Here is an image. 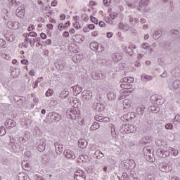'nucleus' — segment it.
I'll return each instance as SVG.
<instances>
[{"mask_svg":"<svg viewBox=\"0 0 180 180\" xmlns=\"http://www.w3.org/2000/svg\"><path fill=\"white\" fill-rule=\"evenodd\" d=\"M120 87L122 89H130L128 91L129 94H132L134 91L133 88V82H134V78L131 77H126L120 79Z\"/></svg>","mask_w":180,"mask_h":180,"instance_id":"nucleus-1","label":"nucleus"},{"mask_svg":"<svg viewBox=\"0 0 180 180\" xmlns=\"http://www.w3.org/2000/svg\"><path fill=\"white\" fill-rule=\"evenodd\" d=\"M75 180H85V173L82 170H77L75 173Z\"/></svg>","mask_w":180,"mask_h":180,"instance_id":"nucleus-2","label":"nucleus"},{"mask_svg":"<svg viewBox=\"0 0 180 180\" xmlns=\"http://www.w3.org/2000/svg\"><path fill=\"white\" fill-rule=\"evenodd\" d=\"M47 144V142L46 141V139H41L39 141L38 143V151H40V153H43V151H44L46 150V146Z\"/></svg>","mask_w":180,"mask_h":180,"instance_id":"nucleus-3","label":"nucleus"},{"mask_svg":"<svg viewBox=\"0 0 180 180\" xmlns=\"http://www.w3.org/2000/svg\"><path fill=\"white\" fill-rule=\"evenodd\" d=\"M83 101H90V99H92V92L86 90L83 92L82 96Z\"/></svg>","mask_w":180,"mask_h":180,"instance_id":"nucleus-4","label":"nucleus"},{"mask_svg":"<svg viewBox=\"0 0 180 180\" xmlns=\"http://www.w3.org/2000/svg\"><path fill=\"white\" fill-rule=\"evenodd\" d=\"M5 126L7 129H12V127H15V126H16V122L12 119H8L6 121Z\"/></svg>","mask_w":180,"mask_h":180,"instance_id":"nucleus-5","label":"nucleus"},{"mask_svg":"<svg viewBox=\"0 0 180 180\" xmlns=\"http://www.w3.org/2000/svg\"><path fill=\"white\" fill-rule=\"evenodd\" d=\"M73 39L76 43H81V41H84L85 40V36L81 34H77L75 35Z\"/></svg>","mask_w":180,"mask_h":180,"instance_id":"nucleus-6","label":"nucleus"},{"mask_svg":"<svg viewBox=\"0 0 180 180\" xmlns=\"http://www.w3.org/2000/svg\"><path fill=\"white\" fill-rule=\"evenodd\" d=\"M63 154L66 157V158H75V154H74V153L70 149H66L65 150H64Z\"/></svg>","mask_w":180,"mask_h":180,"instance_id":"nucleus-7","label":"nucleus"},{"mask_svg":"<svg viewBox=\"0 0 180 180\" xmlns=\"http://www.w3.org/2000/svg\"><path fill=\"white\" fill-rule=\"evenodd\" d=\"M87 146L88 142L86 141V140L82 139L78 141V147H79V148H86Z\"/></svg>","mask_w":180,"mask_h":180,"instance_id":"nucleus-8","label":"nucleus"},{"mask_svg":"<svg viewBox=\"0 0 180 180\" xmlns=\"http://www.w3.org/2000/svg\"><path fill=\"white\" fill-rule=\"evenodd\" d=\"M123 106L124 109H130V107L131 106V100L125 99L123 101Z\"/></svg>","mask_w":180,"mask_h":180,"instance_id":"nucleus-9","label":"nucleus"},{"mask_svg":"<svg viewBox=\"0 0 180 180\" xmlns=\"http://www.w3.org/2000/svg\"><path fill=\"white\" fill-rule=\"evenodd\" d=\"M69 95H70V91L67 90H63L60 94V99H67Z\"/></svg>","mask_w":180,"mask_h":180,"instance_id":"nucleus-10","label":"nucleus"},{"mask_svg":"<svg viewBox=\"0 0 180 180\" xmlns=\"http://www.w3.org/2000/svg\"><path fill=\"white\" fill-rule=\"evenodd\" d=\"M94 157L98 160H101V158H103V157H105V155H103V153L100 150H96L94 153Z\"/></svg>","mask_w":180,"mask_h":180,"instance_id":"nucleus-11","label":"nucleus"},{"mask_svg":"<svg viewBox=\"0 0 180 180\" xmlns=\"http://www.w3.org/2000/svg\"><path fill=\"white\" fill-rule=\"evenodd\" d=\"M169 155V150L165 151V150H160V154L159 156L160 158H167Z\"/></svg>","mask_w":180,"mask_h":180,"instance_id":"nucleus-12","label":"nucleus"},{"mask_svg":"<svg viewBox=\"0 0 180 180\" xmlns=\"http://www.w3.org/2000/svg\"><path fill=\"white\" fill-rule=\"evenodd\" d=\"M112 60L115 63L122 60V56L119 53H115L112 56Z\"/></svg>","mask_w":180,"mask_h":180,"instance_id":"nucleus-13","label":"nucleus"},{"mask_svg":"<svg viewBox=\"0 0 180 180\" xmlns=\"http://www.w3.org/2000/svg\"><path fill=\"white\" fill-rule=\"evenodd\" d=\"M100 125L98 122H95L90 127V129L92 131L98 130L99 129Z\"/></svg>","mask_w":180,"mask_h":180,"instance_id":"nucleus-14","label":"nucleus"},{"mask_svg":"<svg viewBox=\"0 0 180 180\" xmlns=\"http://www.w3.org/2000/svg\"><path fill=\"white\" fill-rule=\"evenodd\" d=\"M172 154L174 157H176L178 155L179 152L178 150H175L173 148H169V153Z\"/></svg>","mask_w":180,"mask_h":180,"instance_id":"nucleus-15","label":"nucleus"},{"mask_svg":"<svg viewBox=\"0 0 180 180\" xmlns=\"http://www.w3.org/2000/svg\"><path fill=\"white\" fill-rule=\"evenodd\" d=\"M81 18H82V20H84V22L89 21V16L86 13H82Z\"/></svg>","mask_w":180,"mask_h":180,"instance_id":"nucleus-16","label":"nucleus"},{"mask_svg":"<svg viewBox=\"0 0 180 180\" xmlns=\"http://www.w3.org/2000/svg\"><path fill=\"white\" fill-rule=\"evenodd\" d=\"M90 49H91V50L95 51L98 49V43L96 42H91L90 44Z\"/></svg>","mask_w":180,"mask_h":180,"instance_id":"nucleus-17","label":"nucleus"},{"mask_svg":"<svg viewBox=\"0 0 180 180\" xmlns=\"http://www.w3.org/2000/svg\"><path fill=\"white\" fill-rule=\"evenodd\" d=\"M116 98V95H115V94L113 93H109L108 94V98L109 99V101H113V99H115Z\"/></svg>","mask_w":180,"mask_h":180,"instance_id":"nucleus-18","label":"nucleus"},{"mask_svg":"<svg viewBox=\"0 0 180 180\" xmlns=\"http://www.w3.org/2000/svg\"><path fill=\"white\" fill-rule=\"evenodd\" d=\"M90 20L92 22V23H94V25H98V18L94 17L93 15L90 16Z\"/></svg>","mask_w":180,"mask_h":180,"instance_id":"nucleus-19","label":"nucleus"},{"mask_svg":"<svg viewBox=\"0 0 180 180\" xmlns=\"http://www.w3.org/2000/svg\"><path fill=\"white\" fill-rule=\"evenodd\" d=\"M141 78L143 79H147V81H151L153 79V77L148 76L147 75H142Z\"/></svg>","mask_w":180,"mask_h":180,"instance_id":"nucleus-20","label":"nucleus"},{"mask_svg":"<svg viewBox=\"0 0 180 180\" xmlns=\"http://www.w3.org/2000/svg\"><path fill=\"white\" fill-rule=\"evenodd\" d=\"M82 91V89L79 86H76L75 89V92L76 95L81 94Z\"/></svg>","mask_w":180,"mask_h":180,"instance_id":"nucleus-21","label":"nucleus"},{"mask_svg":"<svg viewBox=\"0 0 180 180\" xmlns=\"http://www.w3.org/2000/svg\"><path fill=\"white\" fill-rule=\"evenodd\" d=\"M6 133V131L5 130V128L2 126L0 127V136H5V134Z\"/></svg>","mask_w":180,"mask_h":180,"instance_id":"nucleus-22","label":"nucleus"},{"mask_svg":"<svg viewBox=\"0 0 180 180\" xmlns=\"http://www.w3.org/2000/svg\"><path fill=\"white\" fill-rule=\"evenodd\" d=\"M53 94H54V91H53V89H49L46 92V96H53Z\"/></svg>","mask_w":180,"mask_h":180,"instance_id":"nucleus-23","label":"nucleus"},{"mask_svg":"<svg viewBox=\"0 0 180 180\" xmlns=\"http://www.w3.org/2000/svg\"><path fill=\"white\" fill-rule=\"evenodd\" d=\"M111 2H112L111 0H103V5H105V6H109Z\"/></svg>","mask_w":180,"mask_h":180,"instance_id":"nucleus-24","label":"nucleus"},{"mask_svg":"<svg viewBox=\"0 0 180 180\" xmlns=\"http://www.w3.org/2000/svg\"><path fill=\"white\" fill-rule=\"evenodd\" d=\"M172 127H174V125L171 123H168L165 125V129H167V130H172Z\"/></svg>","mask_w":180,"mask_h":180,"instance_id":"nucleus-25","label":"nucleus"},{"mask_svg":"<svg viewBox=\"0 0 180 180\" xmlns=\"http://www.w3.org/2000/svg\"><path fill=\"white\" fill-rule=\"evenodd\" d=\"M95 120H96L97 122H103V117L99 115H96Z\"/></svg>","mask_w":180,"mask_h":180,"instance_id":"nucleus-26","label":"nucleus"},{"mask_svg":"<svg viewBox=\"0 0 180 180\" xmlns=\"http://www.w3.org/2000/svg\"><path fill=\"white\" fill-rule=\"evenodd\" d=\"M91 36L93 37H98V36H99V32L98 31H93L91 33Z\"/></svg>","mask_w":180,"mask_h":180,"instance_id":"nucleus-27","label":"nucleus"},{"mask_svg":"<svg viewBox=\"0 0 180 180\" xmlns=\"http://www.w3.org/2000/svg\"><path fill=\"white\" fill-rule=\"evenodd\" d=\"M71 26V22L68 21L67 22L65 23L63 25L64 29H68Z\"/></svg>","mask_w":180,"mask_h":180,"instance_id":"nucleus-28","label":"nucleus"},{"mask_svg":"<svg viewBox=\"0 0 180 180\" xmlns=\"http://www.w3.org/2000/svg\"><path fill=\"white\" fill-rule=\"evenodd\" d=\"M122 180H129V176H127V174L123 173L122 176Z\"/></svg>","mask_w":180,"mask_h":180,"instance_id":"nucleus-29","label":"nucleus"},{"mask_svg":"<svg viewBox=\"0 0 180 180\" xmlns=\"http://www.w3.org/2000/svg\"><path fill=\"white\" fill-rule=\"evenodd\" d=\"M6 44V41L2 39H0V46L4 47Z\"/></svg>","mask_w":180,"mask_h":180,"instance_id":"nucleus-30","label":"nucleus"},{"mask_svg":"<svg viewBox=\"0 0 180 180\" xmlns=\"http://www.w3.org/2000/svg\"><path fill=\"white\" fill-rule=\"evenodd\" d=\"M66 18H67V15L64 13H62L60 15V20H65Z\"/></svg>","mask_w":180,"mask_h":180,"instance_id":"nucleus-31","label":"nucleus"},{"mask_svg":"<svg viewBox=\"0 0 180 180\" xmlns=\"http://www.w3.org/2000/svg\"><path fill=\"white\" fill-rule=\"evenodd\" d=\"M40 37L41 39H42L43 40H46V39H47V35L43 32H41L40 34Z\"/></svg>","mask_w":180,"mask_h":180,"instance_id":"nucleus-32","label":"nucleus"},{"mask_svg":"<svg viewBox=\"0 0 180 180\" xmlns=\"http://www.w3.org/2000/svg\"><path fill=\"white\" fill-rule=\"evenodd\" d=\"M39 79H43V77L38 78L34 84V88H37V85L39 84Z\"/></svg>","mask_w":180,"mask_h":180,"instance_id":"nucleus-33","label":"nucleus"},{"mask_svg":"<svg viewBox=\"0 0 180 180\" xmlns=\"http://www.w3.org/2000/svg\"><path fill=\"white\" fill-rule=\"evenodd\" d=\"M82 30H83L84 33H89V32L90 31L88 25L84 27H83Z\"/></svg>","mask_w":180,"mask_h":180,"instance_id":"nucleus-34","label":"nucleus"},{"mask_svg":"<svg viewBox=\"0 0 180 180\" xmlns=\"http://www.w3.org/2000/svg\"><path fill=\"white\" fill-rule=\"evenodd\" d=\"M21 64H23L24 65H27L29 64V60L27 59L21 60Z\"/></svg>","mask_w":180,"mask_h":180,"instance_id":"nucleus-35","label":"nucleus"},{"mask_svg":"<svg viewBox=\"0 0 180 180\" xmlns=\"http://www.w3.org/2000/svg\"><path fill=\"white\" fill-rule=\"evenodd\" d=\"M29 34L31 37H37V33L34 32H30Z\"/></svg>","mask_w":180,"mask_h":180,"instance_id":"nucleus-36","label":"nucleus"},{"mask_svg":"<svg viewBox=\"0 0 180 180\" xmlns=\"http://www.w3.org/2000/svg\"><path fill=\"white\" fill-rule=\"evenodd\" d=\"M87 27H89V30H94V29H95V25H94V24H89L87 25Z\"/></svg>","mask_w":180,"mask_h":180,"instance_id":"nucleus-37","label":"nucleus"},{"mask_svg":"<svg viewBox=\"0 0 180 180\" xmlns=\"http://www.w3.org/2000/svg\"><path fill=\"white\" fill-rule=\"evenodd\" d=\"M58 4V1L57 0H53L51 1V6H56Z\"/></svg>","mask_w":180,"mask_h":180,"instance_id":"nucleus-38","label":"nucleus"},{"mask_svg":"<svg viewBox=\"0 0 180 180\" xmlns=\"http://www.w3.org/2000/svg\"><path fill=\"white\" fill-rule=\"evenodd\" d=\"M58 30H64V25H63V23H60L58 25Z\"/></svg>","mask_w":180,"mask_h":180,"instance_id":"nucleus-39","label":"nucleus"},{"mask_svg":"<svg viewBox=\"0 0 180 180\" xmlns=\"http://www.w3.org/2000/svg\"><path fill=\"white\" fill-rule=\"evenodd\" d=\"M110 18H111L112 19H115V18H117V13H112L110 14Z\"/></svg>","mask_w":180,"mask_h":180,"instance_id":"nucleus-40","label":"nucleus"},{"mask_svg":"<svg viewBox=\"0 0 180 180\" xmlns=\"http://www.w3.org/2000/svg\"><path fill=\"white\" fill-rule=\"evenodd\" d=\"M33 29H34V25H30L28 28H27V30H28V32H32V30H33Z\"/></svg>","mask_w":180,"mask_h":180,"instance_id":"nucleus-41","label":"nucleus"},{"mask_svg":"<svg viewBox=\"0 0 180 180\" xmlns=\"http://www.w3.org/2000/svg\"><path fill=\"white\" fill-rule=\"evenodd\" d=\"M46 27H47V29H49V30H53V29L52 24H47Z\"/></svg>","mask_w":180,"mask_h":180,"instance_id":"nucleus-42","label":"nucleus"},{"mask_svg":"<svg viewBox=\"0 0 180 180\" xmlns=\"http://www.w3.org/2000/svg\"><path fill=\"white\" fill-rule=\"evenodd\" d=\"M98 26H99L100 27H105V22H103V21H100V22H98Z\"/></svg>","mask_w":180,"mask_h":180,"instance_id":"nucleus-43","label":"nucleus"},{"mask_svg":"<svg viewBox=\"0 0 180 180\" xmlns=\"http://www.w3.org/2000/svg\"><path fill=\"white\" fill-rule=\"evenodd\" d=\"M73 20H75V22H76V25H77V20H79V16H78V15H74L73 16Z\"/></svg>","mask_w":180,"mask_h":180,"instance_id":"nucleus-44","label":"nucleus"},{"mask_svg":"<svg viewBox=\"0 0 180 180\" xmlns=\"http://www.w3.org/2000/svg\"><path fill=\"white\" fill-rule=\"evenodd\" d=\"M45 44H47L48 46H50L51 44V39H48L45 41Z\"/></svg>","mask_w":180,"mask_h":180,"instance_id":"nucleus-45","label":"nucleus"},{"mask_svg":"<svg viewBox=\"0 0 180 180\" xmlns=\"http://www.w3.org/2000/svg\"><path fill=\"white\" fill-rule=\"evenodd\" d=\"M63 37H68L70 36V33L68 32H64L63 33Z\"/></svg>","mask_w":180,"mask_h":180,"instance_id":"nucleus-46","label":"nucleus"},{"mask_svg":"<svg viewBox=\"0 0 180 180\" xmlns=\"http://www.w3.org/2000/svg\"><path fill=\"white\" fill-rule=\"evenodd\" d=\"M103 122H110V119L108 117H103Z\"/></svg>","mask_w":180,"mask_h":180,"instance_id":"nucleus-47","label":"nucleus"},{"mask_svg":"<svg viewBox=\"0 0 180 180\" xmlns=\"http://www.w3.org/2000/svg\"><path fill=\"white\" fill-rule=\"evenodd\" d=\"M89 5L91 6H95V5H96V3L94 1L91 0V1H89Z\"/></svg>","mask_w":180,"mask_h":180,"instance_id":"nucleus-48","label":"nucleus"},{"mask_svg":"<svg viewBox=\"0 0 180 180\" xmlns=\"http://www.w3.org/2000/svg\"><path fill=\"white\" fill-rule=\"evenodd\" d=\"M141 47H142V49H148V44H142Z\"/></svg>","mask_w":180,"mask_h":180,"instance_id":"nucleus-49","label":"nucleus"},{"mask_svg":"<svg viewBox=\"0 0 180 180\" xmlns=\"http://www.w3.org/2000/svg\"><path fill=\"white\" fill-rule=\"evenodd\" d=\"M172 34H178L179 32L176 30L171 31Z\"/></svg>","mask_w":180,"mask_h":180,"instance_id":"nucleus-50","label":"nucleus"},{"mask_svg":"<svg viewBox=\"0 0 180 180\" xmlns=\"http://www.w3.org/2000/svg\"><path fill=\"white\" fill-rule=\"evenodd\" d=\"M112 36H113V33L107 32V37H108V39H110V37H112Z\"/></svg>","mask_w":180,"mask_h":180,"instance_id":"nucleus-51","label":"nucleus"},{"mask_svg":"<svg viewBox=\"0 0 180 180\" xmlns=\"http://www.w3.org/2000/svg\"><path fill=\"white\" fill-rule=\"evenodd\" d=\"M30 75H31V77H34V70H32L30 71Z\"/></svg>","mask_w":180,"mask_h":180,"instance_id":"nucleus-52","label":"nucleus"},{"mask_svg":"<svg viewBox=\"0 0 180 180\" xmlns=\"http://www.w3.org/2000/svg\"><path fill=\"white\" fill-rule=\"evenodd\" d=\"M159 101H162L161 102H159ZM164 103V100H158L157 101V104L158 105H162Z\"/></svg>","mask_w":180,"mask_h":180,"instance_id":"nucleus-53","label":"nucleus"},{"mask_svg":"<svg viewBox=\"0 0 180 180\" xmlns=\"http://www.w3.org/2000/svg\"><path fill=\"white\" fill-rule=\"evenodd\" d=\"M69 32H70V33H72V34H74V33H75V30H74V28H72V29H70V30H69Z\"/></svg>","mask_w":180,"mask_h":180,"instance_id":"nucleus-54","label":"nucleus"},{"mask_svg":"<svg viewBox=\"0 0 180 180\" xmlns=\"http://www.w3.org/2000/svg\"><path fill=\"white\" fill-rule=\"evenodd\" d=\"M169 171H172V167H171V166L169 167V169L168 170L167 169L165 170L166 172H169Z\"/></svg>","mask_w":180,"mask_h":180,"instance_id":"nucleus-55","label":"nucleus"},{"mask_svg":"<svg viewBox=\"0 0 180 180\" xmlns=\"http://www.w3.org/2000/svg\"><path fill=\"white\" fill-rule=\"evenodd\" d=\"M30 165H29V163H26V164H25V167L23 166V167H24L25 169H27L26 168H29V167H30Z\"/></svg>","mask_w":180,"mask_h":180,"instance_id":"nucleus-56","label":"nucleus"},{"mask_svg":"<svg viewBox=\"0 0 180 180\" xmlns=\"http://www.w3.org/2000/svg\"><path fill=\"white\" fill-rule=\"evenodd\" d=\"M146 20L144 18L141 19V23H146Z\"/></svg>","mask_w":180,"mask_h":180,"instance_id":"nucleus-57","label":"nucleus"},{"mask_svg":"<svg viewBox=\"0 0 180 180\" xmlns=\"http://www.w3.org/2000/svg\"><path fill=\"white\" fill-rule=\"evenodd\" d=\"M17 16H19L20 18H22V16H25V13H22L21 15L19 14V13L17 14Z\"/></svg>","mask_w":180,"mask_h":180,"instance_id":"nucleus-58","label":"nucleus"},{"mask_svg":"<svg viewBox=\"0 0 180 180\" xmlns=\"http://www.w3.org/2000/svg\"><path fill=\"white\" fill-rule=\"evenodd\" d=\"M16 63H18V60L13 59V60H12V64H16Z\"/></svg>","mask_w":180,"mask_h":180,"instance_id":"nucleus-59","label":"nucleus"},{"mask_svg":"<svg viewBox=\"0 0 180 180\" xmlns=\"http://www.w3.org/2000/svg\"><path fill=\"white\" fill-rule=\"evenodd\" d=\"M129 49H136V45L133 44V45H131V46L129 47Z\"/></svg>","mask_w":180,"mask_h":180,"instance_id":"nucleus-60","label":"nucleus"},{"mask_svg":"<svg viewBox=\"0 0 180 180\" xmlns=\"http://www.w3.org/2000/svg\"><path fill=\"white\" fill-rule=\"evenodd\" d=\"M41 113H42V115H46V110L45 109L41 110Z\"/></svg>","mask_w":180,"mask_h":180,"instance_id":"nucleus-61","label":"nucleus"},{"mask_svg":"<svg viewBox=\"0 0 180 180\" xmlns=\"http://www.w3.org/2000/svg\"><path fill=\"white\" fill-rule=\"evenodd\" d=\"M148 37H149V35H148V34H146V35L144 36L145 40H148Z\"/></svg>","mask_w":180,"mask_h":180,"instance_id":"nucleus-62","label":"nucleus"},{"mask_svg":"<svg viewBox=\"0 0 180 180\" xmlns=\"http://www.w3.org/2000/svg\"><path fill=\"white\" fill-rule=\"evenodd\" d=\"M172 180H180V179H179V177H173L172 179Z\"/></svg>","mask_w":180,"mask_h":180,"instance_id":"nucleus-63","label":"nucleus"},{"mask_svg":"<svg viewBox=\"0 0 180 180\" xmlns=\"http://www.w3.org/2000/svg\"><path fill=\"white\" fill-rule=\"evenodd\" d=\"M148 27V25H143V29H147Z\"/></svg>","mask_w":180,"mask_h":180,"instance_id":"nucleus-64","label":"nucleus"}]
</instances>
